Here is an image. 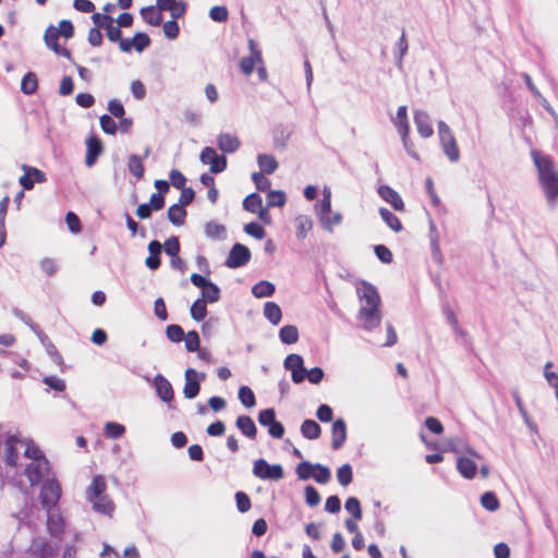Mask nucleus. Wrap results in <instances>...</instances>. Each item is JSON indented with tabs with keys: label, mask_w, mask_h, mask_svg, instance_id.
Instances as JSON below:
<instances>
[{
	"label": "nucleus",
	"mask_w": 558,
	"mask_h": 558,
	"mask_svg": "<svg viewBox=\"0 0 558 558\" xmlns=\"http://www.w3.org/2000/svg\"><path fill=\"white\" fill-rule=\"evenodd\" d=\"M531 158L537 171V181L549 207L558 201V171L554 159L541 150H531Z\"/></svg>",
	"instance_id": "f257e3e1"
},
{
	"label": "nucleus",
	"mask_w": 558,
	"mask_h": 558,
	"mask_svg": "<svg viewBox=\"0 0 558 558\" xmlns=\"http://www.w3.org/2000/svg\"><path fill=\"white\" fill-rule=\"evenodd\" d=\"M356 294L360 301L357 320L366 330H373L381 322L380 296L377 289L366 282L361 281L356 286Z\"/></svg>",
	"instance_id": "f03ea898"
},
{
	"label": "nucleus",
	"mask_w": 558,
	"mask_h": 558,
	"mask_svg": "<svg viewBox=\"0 0 558 558\" xmlns=\"http://www.w3.org/2000/svg\"><path fill=\"white\" fill-rule=\"evenodd\" d=\"M107 482L105 476H94L92 483L86 489V498L92 504L93 509L104 515L112 517L114 512V504L106 494Z\"/></svg>",
	"instance_id": "7ed1b4c3"
},
{
	"label": "nucleus",
	"mask_w": 558,
	"mask_h": 558,
	"mask_svg": "<svg viewBox=\"0 0 558 558\" xmlns=\"http://www.w3.org/2000/svg\"><path fill=\"white\" fill-rule=\"evenodd\" d=\"M314 209L322 226L329 232H332L333 227L342 222L341 213L331 210V191L327 186L324 187L323 198L316 202Z\"/></svg>",
	"instance_id": "20e7f679"
},
{
	"label": "nucleus",
	"mask_w": 558,
	"mask_h": 558,
	"mask_svg": "<svg viewBox=\"0 0 558 558\" xmlns=\"http://www.w3.org/2000/svg\"><path fill=\"white\" fill-rule=\"evenodd\" d=\"M451 450L458 454L466 453L469 457L461 456L457 459V470L460 475L466 480L475 477L477 472V464L474 459H481L478 452L464 444H452Z\"/></svg>",
	"instance_id": "39448f33"
},
{
	"label": "nucleus",
	"mask_w": 558,
	"mask_h": 558,
	"mask_svg": "<svg viewBox=\"0 0 558 558\" xmlns=\"http://www.w3.org/2000/svg\"><path fill=\"white\" fill-rule=\"evenodd\" d=\"M437 129L444 154L451 162H457L460 159V151L449 125L444 121H439Z\"/></svg>",
	"instance_id": "423d86ee"
},
{
	"label": "nucleus",
	"mask_w": 558,
	"mask_h": 558,
	"mask_svg": "<svg viewBox=\"0 0 558 558\" xmlns=\"http://www.w3.org/2000/svg\"><path fill=\"white\" fill-rule=\"evenodd\" d=\"M61 497V486L54 478L48 480L44 483L40 490V504L47 510L58 509L57 505Z\"/></svg>",
	"instance_id": "0eeeda50"
},
{
	"label": "nucleus",
	"mask_w": 558,
	"mask_h": 558,
	"mask_svg": "<svg viewBox=\"0 0 558 558\" xmlns=\"http://www.w3.org/2000/svg\"><path fill=\"white\" fill-rule=\"evenodd\" d=\"M253 474L260 480L279 481L284 472L280 464H269L264 459H257L253 465Z\"/></svg>",
	"instance_id": "6e6552de"
},
{
	"label": "nucleus",
	"mask_w": 558,
	"mask_h": 558,
	"mask_svg": "<svg viewBox=\"0 0 558 558\" xmlns=\"http://www.w3.org/2000/svg\"><path fill=\"white\" fill-rule=\"evenodd\" d=\"M58 546L53 545L46 537H35L28 548L31 558H54L57 556Z\"/></svg>",
	"instance_id": "1a4fd4ad"
},
{
	"label": "nucleus",
	"mask_w": 558,
	"mask_h": 558,
	"mask_svg": "<svg viewBox=\"0 0 558 558\" xmlns=\"http://www.w3.org/2000/svg\"><path fill=\"white\" fill-rule=\"evenodd\" d=\"M258 422L260 425L268 428V434L277 439L283 437L284 427L276 420V412L272 408L262 410L258 414Z\"/></svg>",
	"instance_id": "9d476101"
},
{
	"label": "nucleus",
	"mask_w": 558,
	"mask_h": 558,
	"mask_svg": "<svg viewBox=\"0 0 558 558\" xmlns=\"http://www.w3.org/2000/svg\"><path fill=\"white\" fill-rule=\"evenodd\" d=\"M205 373H198L194 368H187L184 373L183 395L186 399H194L201 390V381L205 380Z\"/></svg>",
	"instance_id": "9b49d317"
},
{
	"label": "nucleus",
	"mask_w": 558,
	"mask_h": 558,
	"mask_svg": "<svg viewBox=\"0 0 558 558\" xmlns=\"http://www.w3.org/2000/svg\"><path fill=\"white\" fill-rule=\"evenodd\" d=\"M250 56L244 57L240 60V69L245 75H250L253 73L254 68L257 64H263L262 51L258 48L257 43L250 38L247 41Z\"/></svg>",
	"instance_id": "f8f14e48"
},
{
	"label": "nucleus",
	"mask_w": 558,
	"mask_h": 558,
	"mask_svg": "<svg viewBox=\"0 0 558 558\" xmlns=\"http://www.w3.org/2000/svg\"><path fill=\"white\" fill-rule=\"evenodd\" d=\"M286 369L291 372V379L294 384H301L306 376L303 357L299 354H289L283 362Z\"/></svg>",
	"instance_id": "ddd939ff"
},
{
	"label": "nucleus",
	"mask_w": 558,
	"mask_h": 558,
	"mask_svg": "<svg viewBox=\"0 0 558 558\" xmlns=\"http://www.w3.org/2000/svg\"><path fill=\"white\" fill-rule=\"evenodd\" d=\"M199 160L204 165H209L213 173H221L227 168V158L218 155L213 147H205L201 153Z\"/></svg>",
	"instance_id": "4468645a"
},
{
	"label": "nucleus",
	"mask_w": 558,
	"mask_h": 558,
	"mask_svg": "<svg viewBox=\"0 0 558 558\" xmlns=\"http://www.w3.org/2000/svg\"><path fill=\"white\" fill-rule=\"evenodd\" d=\"M251 259V252L250 250L240 243H236L232 246V248L229 252V255L225 262V265L228 268H240L242 266H245Z\"/></svg>",
	"instance_id": "2eb2a0df"
},
{
	"label": "nucleus",
	"mask_w": 558,
	"mask_h": 558,
	"mask_svg": "<svg viewBox=\"0 0 558 558\" xmlns=\"http://www.w3.org/2000/svg\"><path fill=\"white\" fill-rule=\"evenodd\" d=\"M49 472V462L47 459H35L27 464L24 474L32 486L38 484Z\"/></svg>",
	"instance_id": "dca6fc26"
},
{
	"label": "nucleus",
	"mask_w": 558,
	"mask_h": 558,
	"mask_svg": "<svg viewBox=\"0 0 558 558\" xmlns=\"http://www.w3.org/2000/svg\"><path fill=\"white\" fill-rule=\"evenodd\" d=\"M60 37V32L53 25H50L46 28L44 34V40L46 46L51 49L56 54L64 57L71 60V52L64 47H61L58 44V39Z\"/></svg>",
	"instance_id": "f3484780"
},
{
	"label": "nucleus",
	"mask_w": 558,
	"mask_h": 558,
	"mask_svg": "<svg viewBox=\"0 0 558 558\" xmlns=\"http://www.w3.org/2000/svg\"><path fill=\"white\" fill-rule=\"evenodd\" d=\"M47 531L48 533L56 538H61L64 529L65 522L62 518L59 509L47 510Z\"/></svg>",
	"instance_id": "a211bd4d"
},
{
	"label": "nucleus",
	"mask_w": 558,
	"mask_h": 558,
	"mask_svg": "<svg viewBox=\"0 0 558 558\" xmlns=\"http://www.w3.org/2000/svg\"><path fill=\"white\" fill-rule=\"evenodd\" d=\"M413 121L421 137L428 138L434 134L432 120L426 111L421 109L414 110Z\"/></svg>",
	"instance_id": "6ab92c4d"
},
{
	"label": "nucleus",
	"mask_w": 558,
	"mask_h": 558,
	"mask_svg": "<svg viewBox=\"0 0 558 558\" xmlns=\"http://www.w3.org/2000/svg\"><path fill=\"white\" fill-rule=\"evenodd\" d=\"M154 388L156 389L157 396L166 403H170L173 400V388L170 381L158 374L153 380Z\"/></svg>",
	"instance_id": "aec40b11"
},
{
	"label": "nucleus",
	"mask_w": 558,
	"mask_h": 558,
	"mask_svg": "<svg viewBox=\"0 0 558 558\" xmlns=\"http://www.w3.org/2000/svg\"><path fill=\"white\" fill-rule=\"evenodd\" d=\"M378 195L389 203L395 210H404V203L397 191L388 185H380L377 190Z\"/></svg>",
	"instance_id": "412c9836"
},
{
	"label": "nucleus",
	"mask_w": 558,
	"mask_h": 558,
	"mask_svg": "<svg viewBox=\"0 0 558 558\" xmlns=\"http://www.w3.org/2000/svg\"><path fill=\"white\" fill-rule=\"evenodd\" d=\"M347 439V424L343 418H338L331 426V446L335 450L340 449Z\"/></svg>",
	"instance_id": "4be33fe9"
},
{
	"label": "nucleus",
	"mask_w": 558,
	"mask_h": 558,
	"mask_svg": "<svg viewBox=\"0 0 558 558\" xmlns=\"http://www.w3.org/2000/svg\"><path fill=\"white\" fill-rule=\"evenodd\" d=\"M32 330L37 335L43 345L46 348L48 355L58 365L63 363L62 356L60 355L56 345L49 340V338L43 332L38 325H32Z\"/></svg>",
	"instance_id": "5701e85b"
},
{
	"label": "nucleus",
	"mask_w": 558,
	"mask_h": 558,
	"mask_svg": "<svg viewBox=\"0 0 558 558\" xmlns=\"http://www.w3.org/2000/svg\"><path fill=\"white\" fill-rule=\"evenodd\" d=\"M217 146L221 151L226 154H233L240 148L241 141L233 134L220 133L217 136Z\"/></svg>",
	"instance_id": "b1692460"
},
{
	"label": "nucleus",
	"mask_w": 558,
	"mask_h": 558,
	"mask_svg": "<svg viewBox=\"0 0 558 558\" xmlns=\"http://www.w3.org/2000/svg\"><path fill=\"white\" fill-rule=\"evenodd\" d=\"M157 7L161 11H169L174 20L183 16L186 11L185 2L179 0H157Z\"/></svg>",
	"instance_id": "393cba45"
},
{
	"label": "nucleus",
	"mask_w": 558,
	"mask_h": 558,
	"mask_svg": "<svg viewBox=\"0 0 558 558\" xmlns=\"http://www.w3.org/2000/svg\"><path fill=\"white\" fill-rule=\"evenodd\" d=\"M87 153L85 157V163L87 167H93L102 151V144L96 136H90L86 141Z\"/></svg>",
	"instance_id": "a878e982"
},
{
	"label": "nucleus",
	"mask_w": 558,
	"mask_h": 558,
	"mask_svg": "<svg viewBox=\"0 0 558 558\" xmlns=\"http://www.w3.org/2000/svg\"><path fill=\"white\" fill-rule=\"evenodd\" d=\"M21 442L16 435H11L4 442V461L10 466H15L17 462V451L15 446Z\"/></svg>",
	"instance_id": "bb28decb"
},
{
	"label": "nucleus",
	"mask_w": 558,
	"mask_h": 558,
	"mask_svg": "<svg viewBox=\"0 0 558 558\" xmlns=\"http://www.w3.org/2000/svg\"><path fill=\"white\" fill-rule=\"evenodd\" d=\"M235 425L245 437L250 439H255L257 428L252 417L247 415H240L236 418Z\"/></svg>",
	"instance_id": "cd10ccee"
},
{
	"label": "nucleus",
	"mask_w": 558,
	"mask_h": 558,
	"mask_svg": "<svg viewBox=\"0 0 558 558\" xmlns=\"http://www.w3.org/2000/svg\"><path fill=\"white\" fill-rule=\"evenodd\" d=\"M142 19L151 26H159L162 23L161 10L156 5H149L141 9Z\"/></svg>",
	"instance_id": "c85d7f7f"
},
{
	"label": "nucleus",
	"mask_w": 558,
	"mask_h": 558,
	"mask_svg": "<svg viewBox=\"0 0 558 558\" xmlns=\"http://www.w3.org/2000/svg\"><path fill=\"white\" fill-rule=\"evenodd\" d=\"M205 235L211 240H225L227 238V229L223 225L215 220L208 221L204 227Z\"/></svg>",
	"instance_id": "c756f323"
},
{
	"label": "nucleus",
	"mask_w": 558,
	"mask_h": 558,
	"mask_svg": "<svg viewBox=\"0 0 558 558\" xmlns=\"http://www.w3.org/2000/svg\"><path fill=\"white\" fill-rule=\"evenodd\" d=\"M392 122L399 134L410 133L407 106H400L398 108L396 117L392 119Z\"/></svg>",
	"instance_id": "7c9ffc66"
},
{
	"label": "nucleus",
	"mask_w": 558,
	"mask_h": 558,
	"mask_svg": "<svg viewBox=\"0 0 558 558\" xmlns=\"http://www.w3.org/2000/svg\"><path fill=\"white\" fill-rule=\"evenodd\" d=\"M301 434L304 438L314 440L322 434L319 424L314 420H305L301 425Z\"/></svg>",
	"instance_id": "2f4dec72"
},
{
	"label": "nucleus",
	"mask_w": 558,
	"mask_h": 558,
	"mask_svg": "<svg viewBox=\"0 0 558 558\" xmlns=\"http://www.w3.org/2000/svg\"><path fill=\"white\" fill-rule=\"evenodd\" d=\"M257 163L263 173L271 174L278 168V161L272 155L269 154H259L257 156Z\"/></svg>",
	"instance_id": "473e14b6"
},
{
	"label": "nucleus",
	"mask_w": 558,
	"mask_h": 558,
	"mask_svg": "<svg viewBox=\"0 0 558 558\" xmlns=\"http://www.w3.org/2000/svg\"><path fill=\"white\" fill-rule=\"evenodd\" d=\"M275 286L266 280H260L252 288V294L257 299L269 298L275 293Z\"/></svg>",
	"instance_id": "72a5a7b5"
},
{
	"label": "nucleus",
	"mask_w": 558,
	"mask_h": 558,
	"mask_svg": "<svg viewBox=\"0 0 558 558\" xmlns=\"http://www.w3.org/2000/svg\"><path fill=\"white\" fill-rule=\"evenodd\" d=\"M295 228L298 239H305L313 228V221L308 216L300 215L295 218Z\"/></svg>",
	"instance_id": "f704fd0d"
},
{
	"label": "nucleus",
	"mask_w": 558,
	"mask_h": 558,
	"mask_svg": "<svg viewBox=\"0 0 558 558\" xmlns=\"http://www.w3.org/2000/svg\"><path fill=\"white\" fill-rule=\"evenodd\" d=\"M264 316L272 324L278 325L282 318V312L275 302H267L264 305Z\"/></svg>",
	"instance_id": "c9c22d12"
},
{
	"label": "nucleus",
	"mask_w": 558,
	"mask_h": 558,
	"mask_svg": "<svg viewBox=\"0 0 558 558\" xmlns=\"http://www.w3.org/2000/svg\"><path fill=\"white\" fill-rule=\"evenodd\" d=\"M128 169L137 180H141L145 172L143 158L137 155H131L128 159Z\"/></svg>",
	"instance_id": "e433bc0d"
},
{
	"label": "nucleus",
	"mask_w": 558,
	"mask_h": 558,
	"mask_svg": "<svg viewBox=\"0 0 558 558\" xmlns=\"http://www.w3.org/2000/svg\"><path fill=\"white\" fill-rule=\"evenodd\" d=\"M379 215L385 223L395 232H400L402 230V223L399 218L392 214L389 209L381 207L379 208Z\"/></svg>",
	"instance_id": "4c0bfd02"
},
{
	"label": "nucleus",
	"mask_w": 558,
	"mask_h": 558,
	"mask_svg": "<svg viewBox=\"0 0 558 558\" xmlns=\"http://www.w3.org/2000/svg\"><path fill=\"white\" fill-rule=\"evenodd\" d=\"M279 338L284 344H293L299 340V330L294 325H286L279 330Z\"/></svg>",
	"instance_id": "58836bf2"
},
{
	"label": "nucleus",
	"mask_w": 558,
	"mask_h": 558,
	"mask_svg": "<svg viewBox=\"0 0 558 558\" xmlns=\"http://www.w3.org/2000/svg\"><path fill=\"white\" fill-rule=\"evenodd\" d=\"M186 217V210L182 205L174 204L168 208V219L174 226H182Z\"/></svg>",
	"instance_id": "ea45409f"
},
{
	"label": "nucleus",
	"mask_w": 558,
	"mask_h": 558,
	"mask_svg": "<svg viewBox=\"0 0 558 558\" xmlns=\"http://www.w3.org/2000/svg\"><path fill=\"white\" fill-rule=\"evenodd\" d=\"M37 87L38 81L36 74L33 72L26 73L21 82V90L25 95H33L37 90Z\"/></svg>",
	"instance_id": "a19ab883"
},
{
	"label": "nucleus",
	"mask_w": 558,
	"mask_h": 558,
	"mask_svg": "<svg viewBox=\"0 0 558 558\" xmlns=\"http://www.w3.org/2000/svg\"><path fill=\"white\" fill-rule=\"evenodd\" d=\"M220 299V289L217 284L209 281L204 289H202L201 300H205L207 303L218 302Z\"/></svg>",
	"instance_id": "79ce46f5"
},
{
	"label": "nucleus",
	"mask_w": 558,
	"mask_h": 558,
	"mask_svg": "<svg viewBox=\"0 0 558 558\" xmlns=\"http://www.w3.org/2000/svg\"><path fill=\"white\" fill-rule=\"evenodd\" d=\"M262 202L263 201L259 194L252 193L244 198L243 208L252 214H255L262 207Z\"/></svg>",
	"instance_id": "37998d69"
},
{
	"label": "nucleus",
	"mask_w": 558,
	"mask_h": 558,
	"mask_svg": "<svg viewBox=\"0 0 558 558\" xmlns=\"http://www.w3.org/2000/svg\"><path fill=\"white\" fill-rule=\"evenodd\" d=\"M125 433V427L117 422H107L105 424V435L111 439H118Z\"/></svg>",
	"instance_id": "c03bdc74"
},
{
	"label": "nucleus",
	"mask_w": 558,
	"mask_h": 558,
	"mask_svg": "<svg viewBox=\"0 0 558 558\" xmlns=\"http://www.w3.org/2000/svg\"><path fill=\"white\" fill-rule=\"evenodd\" d=\"M207 315L205 300L197 299L191 306V316L196 322H202Z\"/></svg>",
	"instance_id": "a18cd8bd"
},
{
	"label": "nucleus",
	"mask_w": 558,
	"mask_h": 558,
	"mask_svg": "<svg viewBox=\"0 0 558 558\" xmlns=\"http://www.w3.org/2000/svg\"><path fill=\"white\" fill-rule=\"evenodd\" d=\"M239 400L245 408H252L256 403L255 395L247 386H242L239 389Z\"/></svg>",
	"instance_id": "49530a36"
},
{
	"label": "nucleus",
	"mask_w": 558,
	"mask_h": 558,
	"mask_svg": "<svg viewBox=\"0 0 558 558\" xmlns=\"http://www.w3.org/2000/svg\"><path fill=\"white\" fill-rule=\"evenodd\" d=\"M481 505L488 511H496L499 508V501L493 492H486L481 497Z\"/></svg>",
	"instance_id": "de8ad7c7"
},
{
	"label": "nucleus",
	"mask_w": 558,
	"mask_h": 558,
	"mask_svg": "<svg viewBox=\"0 0 558 558\" xmlns=\"http://www.w3.org/2000/svg\"><path fill=\"white\" fill-rule=\"evenodd\" d=\"M150 45V38L145 33H136L132 38V47L137 51H144Z\"/></svg>",
	"instance_id": "09e8293b"
},
{
	"label": "nucleus",
	"mask_w": 558,
	"mask_h": 558,
	"mask_svg": "<svg viewBox=\"0 0 558 558\" xmlns=\"http://www.w3.org/2000/svg\"><path fill=\"white\" fill-rule=\"evenodd\" d=\"M353 473L350 464L341 465L337 471V480L342 486H348L352 482Z\"/></svg>",
	"instance_id": "8fccbe9b"
},
{
	"label": "nucleus",
	"mask_w": 558,
	"mask_h": 558,
	"mask_svg": "<svg viewBox=\"0 0 558 558\" xmlns=\"http://www.w3.org/2000/svg\"><path fill=\"white\" fill-rule=\"evenodd\" d=\"M286 204V194L282 191H269L267 194L268 207H282Z\"/></svg>",
	"instance_id": "3c124183"
},
{
	"label": "nucleus",
	"mask_w": 558,
	"mask_h": 558,
	"mask_svg": "<svg viewBox=\"0 0 558 558\" xmlns=\"http://www.w3.org/2000/svg\"><path fill=\"white\" fill-rule=\"evenodd\" d=\"M209 17L218 23H223L229 17V11L225 5H216L209 10Z\"/></svg>",
	"instance_id": "603ef678"
},
{
	"label": "nucleus",
	"mask_w": 558,
	"mask_h": 558,
	"mask_svg": "<svg viewBox=\"0 0 558 558\" xmlns=\"http://www.w3.org/2000/svg\"><path fill=\"white\" fill-rule=\"evenodd\" d=\"M344 508L355 520H360L362 518L361 505L357 498L349 497L344 504Z\"/></svg>",
	"instance_id": "864d4df0"
},
{
	"label": "nucleus",
	"mask_w": 558,
	"mask_h": 558,
	"mask_svg": "<svg viewBox=\"0 0 558 558\" xmlns=\"http://www.w3.org/2000/svg\"><path fill=\"white\" fill-rule=\"evenodd\" d=\"M314 469L316 473H313V478L319 484H326L330 480V471L327 466H324L319 463L314 464Z\"/></svg>",
	"instance_id": "5fc2aeb1"
},
{
	"label": "nucleus",
	"mask_w": 558,
	"mask_h": 558,
	"mask_svg": "<svg viewBox=\"0 0 558 558\" xmlns=\"http://www.w3.org/2000/svg\"><path fill=\"white\" fill-rule=\"evenodd\" d=\"M313 471H315L314 464L308 461H303L296 466L298 477L303 481L311 478L314 473Z\"/></svg>",
	"instance_id": "6e6d98bb"
},
{
	"label": "nucleus",
	"mask_w": 558,
	"mask_h": 558,
	"mask_svg": "<svg viewBox=\"0 0 558 558\" xmlns=\"http://www.w3.org/2000/svg\"><path fill=\"white\" fill-rule=\"evenodd\" d=\"M167 337L172 342H181L184 339V331L179 325H169L166 329Z\"/></svg>",
	"instance_id": "4d7b16f0"
},
{
	"label": "nucleus",
	"mask_w": 558,
	"mask_h": 558,
	"mask_svg": "<svg viewBox=\"0 0 558 558\" xmlns=\"http://www.w3.org/2000/svg\"><path fill=\"white\" fill-rule=\"evenodd\" d=\"M162 29H163L165 36L171 40L178 38L179 33H180L179 24L177 23V21L174 19L163 23Z\"/></svg>",
	"instance_id": "13d9d810"
},
{
	"label": "nucleus",
	"mask_w": 558,
	"mask_h": 558,
	"mask_svg": "<svg viewBox=\"0 0 558 558\" xmlns=\"http://www.w3.org/2000/svg\"><path fill=\"white\" fill-rule=\"evenodd\" d=\"M235 502H236V508L241 513H245L251 509V499L243 492H238L235 494Z\"/></svg>",
	"instance_id": "bf43d9fd"
},
{
	"label": "nucleus",
	"mask_w": 558,
	"mask_h": 558,
	"mask_svg": "<svg viewBox=\"0 0 558 558\" xmlns=\"http://www.w3.org/2000/svg\"><path fill=\"white\" fill-rule=\"evenodd\" d=\"M99 122H100V128L105 133L111 134V135L116 134L117 123L110 116H108V114L101 116L99 119Z\"/></svg>",
	"instance_id": "052dcab7"
},
{
	"label": "nucleus",
	"mask_w": 558,
	"mask_h": 558,
	"mask_svg": "<svg viewBox=\"0 0 558 558\" xmlns=\"http://www.w3.org/2000/svg\"><path fill=\"white\" fill-rule=\"evenodd\" d=\"M165 252L170 257H175L180 253V242L177 236H171L165 242Z\"/></svg>",
	"instance_id": "680f3d73"
},
{
	"label": "nucleus",
	"mask_w": 558,
	"mask_h": 558,
	"mask_svg": "<svg viewBox=\"0 0 558 558\" xmlns=\"http://www.w3.org/2000/svg\"><path fill=\"white\" fill-rule=\"evenodd\" d=\"M305 502L310 507H315L320 502V495L317 489L311 485L305 487Z\"/></svg>",
	"instance_id": "e2e57ef3"
},
{
	"label": "nucleus",
	"mask_w": 558,
	"mask_h": 558,
	"mask_svg": "<svg viewBox=\"0 0 558 558\" xmlns=\"http://www.w3.org/2000/svg\"><path fill=\"white\" fill-rule=\"evenodd\" d=\"M185 348L189 352H195L199 348V337L196 331H189L184 337Z\"/></svg>",
	"instance_id": "0e129e2a"
},
{
	"label": "nucleus",
	"mask_w": 558,
	"mask_h": 558,
	"mask_svg": "<svg viewBox=\"0 0 558 558\" xmlns=\"http://www.w3.org/2000/svg\"><path fill=\"white\" fill-rule=\"evenodd\" d=\"M252 180L258 191L266 192L270 187V181L262 172H254Z\"/></svg>",
	"instance_id": "69168bd1"
},
{
	"label": "nucleus",
	"mask_w": 558,
	"mask_h": 558,
	"mask_svg": "<svg viewBox=\"0 0 558 558\" xmlns=\"http://www.w3.org/2000/svg\"><path fill=\"white\" fill-rule=\"evenodd\" d=\"M244 231L255 239L262 240L265 236L264 228L257 222H250L244 226Z\"/></svg>",
	"instance_id": "338daca9"
},
{
	"label": "nucleus",
	"mask_w": 558,
	"mask_h": 558,
	"mask_svg": "<svg viewBox=\"0 0 558 558\" xmlns=\"http://www.w3.org/2000/svg\"><path fill=\"white\" fill-rule=\"evenodd\" d=\"M553 362H547L544 366V377L547 380L548 385L553 388H558V375L555 372H551Z\"/></svg>",
	"instance_id": "774afa93"
}]
</instances>
